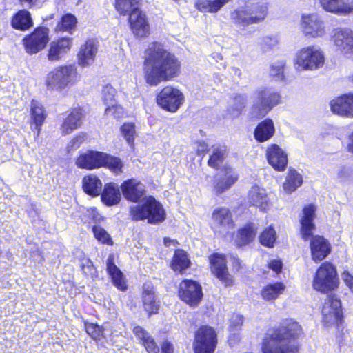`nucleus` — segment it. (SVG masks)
<instances>
[{"instance_id": "obj_53", "label": "nucleus", "mask_w": 353, "mask_h": 353, "mask_svg": "<svg viewBox=\"0 0 353 353\" xmlns=\"http://www.w3.org/2000/svg\"><path fill=\"white\" fill-rule=\"evenodd\" d=\"M105 114L108 117L119 120L123 117L124 111L121 105L113 103L107 106Z\"/></svg>"}, {"instance_id": "obj_13", "label": "nucleus", "mask_w": 353, "mask_h": 353, "mask_svg": "<svg viewBox=\"0 0 353 353\" xmlns=\"http://www.w3.org/2000/svg\"><path fill=\"white\" fill-rule=\"evenodd\" d=\"M330 41L336 50L350 57L353 55V30L348 28H336L332 30Z\"/></svg>"}, {"instance_id": "obj_8", "label": "nucleus", "mask_w": 353, "mask_h": 353, "mask_svg": "<svg viewBox=\"0 0 353 353\" xmlns=\"http://www.w3.org/2000/svg\"><path fill=\"white\" fill-rule=\"evenodd\" d=\"M159 106L170 112H176L184 102V96L181 90L171 85L164 87L157 95Z\"/></svg>"}, {"instance_id": "obj_27", "label": "nucleus", "mask_w": 353, "mask_h": 353, "mask_svg": "<svg viewBox=\"0 0 353 353\" xmlns=\"http://www.w3.org/2000/svg\"><path fill=\"white\" fill-rule=\"evenodd\" d=\"M83 117L84 115L81 108L72 109L67 117L64 119L60 127L61 133L64 135L69 134L79 128L82 125Z\"/></svg>"}, {"instance_id": "obj_1", "label": "nucleus", "mask_w": 353, "mask_h": 353, "mask_svg": "<svg viewBox=\"0 0 353 353\" xmlns=\"http://www.w3.org/2000/svg\"><path fill=\"white\" fill-rule=\"evenodd\" d=\"M179 72L180 63L176 57L161 43H152L145 52L143 64L145 82L151 86H156L161 82L168 81L177 77Z\"/></svg>"}, {"instance_id": "obj_24", "label": "nucleus", "mask_w": 353, "mask_h": 353, "mask_svg": "<svg viewBox=\"0 0 353 353\" xmlns=\"http://www.w3.org/2000/svg\"><path fill=\"white\" fill-rule=\"evenodd\" d=\"M72 38L65 37L52 41L49 46L47 57L50 61H58L70 50Z\"/></svg>"}, {"instance_id": "obj_19", "label": "nucleus", "mask_w": 353, "mask_h": 353, "mask_svg": "<svg viewBox=\"0 0 353 353\" xmlns=\"http://www.w3.org/2000/svg\"><path fill=\"white\" fill-rule=\"evenodd\" d=\"M209 260L212 274L225 286L232 285L233 278L228 273L225 256L215 253L209 257Z\"/></svg>"}, {"instance_id": "obj_26", "label": "nucleus", "mask_w": 353, "mask_h": 353, "mask_svg": "<svg viewBox=\"0 0 353 353\" xmlns=\"http://www.w3.org/2000/svg\"><path fill=\"white\" fill-rule=\"evenodd\" d=\"M121 189L124 198L132 202H137L145 193V187L139 181L130 179L121 183Z\"/></svg>"}, {"instance_id": "obj_50", "label": "nucleus", "mask_w": 353, "mask_h": 353, "mask_svg": "<svg viewBox=\"0 0 353 353\" xmlns=\"http://www.w3.org/2000/svg\"><path fill=\"white\" fill-rule=\"evenodd\" d=\"M121 132L128 143L130 145H133L135 134L134 124L132 123H125L121 127Z\"/></svg>"}, {"instance_id": "obj_25", "label": "nucleus", "mask_w": 353, "mask_h": 353, "mask_svg": "<svg viewBox=\"0 0 353 353\" xmlns=\"http://www.w3.org/2000/svg\"><path fill=\"white\" fill-rule=\"evenodd\" d=\"M247 199L250 205L262 211L268 210L271 205L267 190L258 185H254L250 188Z\"/></svg>"}, {"instance_id": "obj_37", "label": "nucleus", "mask_w": 353, "mask_h": 353, "mask_svg": "<svg viewBox=\"0 0 353 353\" xmlns=\"http://www.w3.org/2000/svg\"><path fill=\"white\" fill-rule=\"evenodd\" d=\"M33 22L29 12L25 10L19 11L12 18V26L14 28L26 30L32 26Z\"/></svg>"}, {"instance_id": "obj_17", "label": "nucleus", "mask_w": 353, "mask_h": 353, "mask_svg": "<svg viewBox=\"0 0 353 353\" xmlns=\"http://www.w3.org/2000/svg\"><path fill=\"white\" fill-rule=\"evenodd\" d=\"M330 111L345 118H353V92L343 94L330 101Z\"/></svg>"}, {"instance_id": "obj_40", "label": "nucleus", "mask_w": 353, "mask_h": 353, "mask_svg": "<svg viewBox=\"0 0 353 353\" xmlns=\"http://www.w3.org/2000/svg\"><path fill=\"white\" fill-rule=\"evenodd\" d=\"M230 0H199L196 7L203 12L214 13L218 12Z\"/></svg>"}, {"instance_id": "obj_39", "label": "nucleus", "mask_w": 353, "mask_h": 353, "mask_svg": "<svg viewBox=\"0 0 353 353\" xmlns=\"http://www.w3.org/2000/svg\"><path fill=\"white\" fill-rule=\"evenodd\" d=\"M190 260L188 254L182 250H177L173 256L172 268L174 272L182 273L189 268Z\"/></svg>"}, {"instance_id": "obj_29", "label": "nucleus", "mask_w": 353, "mask_h": 353, "mask_svg": "<svg viewBox=\"0 0 353 353\" xmlns=\"http://www.w3.org/2000/svg\"><path fill=\"white\" fill-rule=\"evenodd\" d=\"M115 256L109 254L106 261V270L115 287L121 291H125L128 288L125 277L120 269L115 265Z\"/></svg>"}, {"instance_id": "obj_54", "label": "nucleus", "mask_w": 353, "mask_h": 353, "mask_svg": "<svg viewBox=\"0 0 353 353\" xmlns=\"http://www.w3.org/2000/svg\"><path fill=\"white\" fill-rule=\"evenodd\" d=\"M285 63L280 60L273 63L270 67V74L277 79H281L283 77V70Z\"/></svg>"}, {"instance_id": "obj_16", "label": "nucleus", "mask_w": 353, "mask_h": 353, "mask_svg": "<svg viewBox=\"0 0 353 353\" xmlns=\"http://www.w3.org/2000/svg\"><path fill=\"white\" fill-rule=\"evenodd\" d=\"M49 41L48 29L44 27L36 28L23 40L27 53L34 54L43 50Z\"/></svg>"}, {"instance_id": "obj_21", "label": "nucleus", "mask_w": 353, "mask_h": 353, "mask_svg": "<svg viewBox=\"0 0 353 353\" xmlns=\"http://www.w3.org/2000/svg\"><path fill=\"white\" fill-rule=\"evenodd\" d=\"M268 163L276 171H283L288 165V154L277 144H271L265 152Z\"/></svg>"}, {"instance_id": "obj_5", "label": "nucleus", "mask_w": 353, "mask_h": 353, "mask_svg": "<svg viewBox=\"0 0 353 353\" xmlns=\"http://www.w3.org/2000/svg\"><path fill=\"white\" fill-rule=\"evenodd\" d=\"M79 80L77 67L74 65L59 66L50 72L46 77V85L49 90H63Z\"/></svg>"}, {"instance_id": "obj_11", "label": "nucleus", "mask_w": 353, "mask_h": 353, "mask_svg": "<svg viewBox=\"0 0 353 353\" xmlns=\"http://www.w3.org/2000/svg\"><path fill=\"white\" fill-rule=\"evenodd\" d=\"M300 29L308 38L322 37L326 34V27L322 18L316 13L301 16Z\"/></svg>"}, {"instance_id": "obj_34", "label": "nucleus", "mask_w": 353, "mask_h": 353, "mask_svg": "<svg viewBox=\"0 0 353 353\" xmlns=\"http://www.w3.org/2000/svg\"><path fill=\"white\" fill-rule=\"evenodd\" d=\"M82 188L88 194L97 196L102 191L101 181L94 174H88L82 179Z\"/></svg>"}, {"instance_id": "obj_18", "label": "nucleus", "mask_w": 353, "mask_h": 353, "mask_svg": "<svg viewBox=\"0 0 353 353\" xmlns=\"http://www.w3.org/2000/svg\"><path fill=\"white\" fill-rule=\"evenodd\" d=\"M103 152L93 150L80 152L75 159L74 163L80 169L92 170L103 167Z\"/></svg>"}, {"instance_id": "obj_35", "label": "nucleus", "mask_w": 353, "mask_h": 353, "mask_svg": "<svg viewBox=\"0 0 353 353\" xmlns=\"http://www.w3.org/2000/svg\"><path fill=\"white\" fill-rule=\"evenodd\" d=\"M257 228L254 223H248L239 230L235 241L239 247L246 245L255 238Z\"/></svg>"}, {"instance_id": "obj_4", "label": "nucleus", "mask_w": 353, "mask_h": 353, "mask_svg": "<svg viewBox=\"0 0 353 353\" xmlns=\"http://www.w3.org/2000/svg\"><path fill=\"white\" fill-rule=\"evenodd\" d=\"M280 102L281 96L274 89L267 87L258 88L253 93V105L250 111V117L259 119L265 117Z\"/></svg>"}, {"instance_id": "obj_44", "label": "nucleus", "mask_w": 353, "mask_h": 353, "mask_svg": "<svg viewBox=\"0 0 353 353\" xmlns=\"http://www.w3.org/2000/svg\"><path fill=\"white\" fill-rule=\"evenodd\" d=\"M247 103L246 97L242 94L236 95L232 99L228 112L231 118L239 117Z\"/></svg>"}, {"instance_id": "obj_32", "label": "nucleus", "mask_w": 353, "mask_h": 353, "mask_svg": "<svg viewBox=\"0 0 353 353\" xmlns=\"http://www.w3.org/2000/svg\"><path fill=\"white\" fill-rule=\"evenodd\" d=\"M275 132L272 120L267 119L260 122L255 128L254 136L259 142H264L272 137Z\"/></svg>"}, {"instance_id": "obj_28", "label": "nucleus", "mask_w": 353, "mask_h": 353, "mask_svg": "<svg viewBox=\"0 0 353 353\" xmlns=\"http://www.w3.org/2000/svg\"><path fill=\"white\" fill-rule=\"evenodd\" d=\"M312 259L318 262L324 259L330 252L329 242L323 236H315L310 241Z\"/></svg>"}, {"instance_id": "obj_7", "label": "nucleus", "mask_w": 353, "mask_h": 353, "mask_svg": "<svg viewBox=\"0 0 353 353\" xmlns=\"http://www.w3.org/2000/svg\"><path fill=\"white\" fill-rule=\"evenodd\" d=\"M325 61L323 52L317 46L301 48L296 52L295 65L303 70H315L321 68Z\"/></svg>"}, {"instance_id": "obj_52", "label": "nucleus", "mask_w": 353, "mask_h": 353, "mask_svg": "<svg viewBox=\"0 0 353 353\" xmlns=\"http://www.w3.org/2000/svg\"><path fill=\"white\" fill-rule=\"evenodd\" d=\"M116 90L110 85H106L103 87L101 92V99L103 103L108 106L114 103Z\"/></svg>"}, {"instance_id": "obj_64", "label": "nucleus", "mask_w": 353, "mask_h": 353, "mask_svg": "<svg viewBox=\"0 0 353 353\" xmlns=\"http://www.w3.org/2000/svg\"><path fill=\"white\" fill-rule=\"evenodd\" d=\"M282 262L280 259H272L268 263V267L270 269L274 271L276 273H279L282 269Z\"/></svg>"}, {"instance_id": "obj_45", "label": "nucleus", "mask_w": 353, "mask_h": 353, "mask_svg": "<svg viewBox=\"0 0 353 353\" xmlns=\"http://www.w3.org/2000/svg\"><path fill=\"white\" fill-rule=\"evenodd\" d=\"M139 0H116L115 8L121 15L129 14L138 8Z\"/></svg>"}, {"instance_id": "obj_10", "label": "nucleus", "mask_w": 353, "mask_h": 353, "mask_svg": "<svg viewBox=\"0 0 353 353\" xmlns=\"http://www.w3.org/2000/svg\"><path fill=\"white\" fill-rule=\"evenodd\" d=\"M267 10L265 6L254 5L249 9L235 10L232 12L231 18L234 23L247 26L263 21L267 15Z\"/></svg>"}, {"instance_id": "obj_41", "label": "nucleus", "mask_w": 353, "mask_h": 353, "mask_svg": "<svg viewBox=\"0 0 353 353\" xmlns=\"http://www.w3.org/2000/svg\"><path fill=\"white\" fill-rule=\"evenodd\" d=\"M77 23V20L74 15L66 14L63 15L57 23L54 31L56 32H67L70 34H72L75 30Z\"/></svg>"}, {"instance_id": "obj_31", "label": "nucleus", "mask_w": 353, "mask_h": 353, "mask_svg": "<svg viewBox=\"0 0 353 353\" xmlns=\"http://www.w3.org/2000/svg\"><path fill=\"white\" fill-rule=\"evenodd\" d=\"M143 305L149 314H154L159 309V303L154 294V288L150 283H145L143 288Z\"/></svg>"}, {"instance_id": "obj_55", "label": "nucleus", "mask_w": 353, "mask_h": 353, "mask_svg": "<svg viewBox=\"0 0 353 353\" xmlns=\"http://www.w3.org/2000/svg\"><path fill=\"white\" fill-rule=\"evenodd\" d=\"M95 238L103 243L112 244L109 234L102 228L94 226L92 229Z\"/></svg>"}, {"instance_id": "obj_61", "label": "nucleus", "mask_w": 353, "mask_h": 353, "mask_svg": "<svg viewBox=\"0 0 353 353\" xmlns=\"http://www.w3.org/2000/svg\"><path fill=\"white\" fill-rule=\"evenodd\" d=\"M194 148L198 155L203 156L208 151V145L203 141H196L194 143Z\"/></svg>"}, {"instance_id": "obj_62", "label": "nucleus", "mask_w": 353, "mask_h": 353, "mask_svg": "<svg viewBox=\"0 0 353 353\" xmlns=\"http://www.w3.org/2000/svg\"><path fill=\"white\" fill-rule=\"evenodd\" d=\"M133 333L142 343L150 336L148 332L140 326H135L133 329Z\"/></svg>"}, {"instance_id": "obj_12", "label": "nucleus", "mask_w": 353, "mask_h": 353, "mask_svg": "<svg viewBox=\"0 0 353 353\" xmlns=\"http://www.w3.org/2000/svg\"><path fill=\"white\" fill-rule=\"evenodd\" d=\"M322 321L327 327L338 325L343 319L341 303L336 296H328L322 308Z\"/></svg>"}, {"instance_id": "obj_46", "label": "nucleus", "mask_w": 353, "mask_h": 353, "mask_svg": "<svg viewBox=\"0 0 353 353\" xmlns=\"http://www.w3.org/2000/svg\"><path fill=\"white\" fill-rule=\"evenodd\" d=\"M226 149L225 146L214 145L212 147V153L208 160L209 166L218 168L219 165L223 163L225 156Z\"/></svg>"}, {"instance_id": "obj_3", "label": "nucleus", "mask_w": 353, "mask_h": 353, "mask_svg": "<svg viewBox=\"0 0 353 353\" xmlns=\"http://www.w3.org/2000/svg\"><path fill=\"white\" fill-rule=\"evenodd\" d=\"M130 214L134 221L147 220L151 224L161 223L165 219L163 205L152 196H145L139 203L130 206Z\"/></svg>"}, {"instance_id": "obj_47", "label": "nucleus", "mask_w": 353, "mask_h": 353, "mask_svg": "<svg viewBox=\"0 0 353 353\" xmlns=\"http://www.w3.org/2000/svg\"><path fill=\"white\" fill-rule=\"evenodd\" d=\"M276 238V232L272 225L265 228L259 237L261 244L268 248L274 247Z\"/></svg>"}, {"instance_id": "obj_6", "label": "nucleus", "mask_w": 353, "mask_h": 353, "mask_svg": "<svg viewBox=\"0 0 353 353\" xmlns=\"http://www.w3.org/2000/svg\"><path fill=\"white\" fill-rule=\"evenodd\" d=\"M339 279L334 266L329 263H323L313 278L312 287L316 291L327 293L338 288Z\"/></svg>"}, {"instance_id": "obj_58", "label": "nucleus", "mask_w": 353, "mask_h": 353, "mask_svg": "<svg viewBox=\"0 0 353 353\" xmlns=\"http://www.w3.org/2000/svg\"><path fill=\"white\" fill-rule=\"evenodd\" d=\"M243 323V316L239 314H234L230 319L229 330L230 332L238 331Z\"/></svg>"}, {"instance_id": "obj_23", "label": "nucleus", "mask_w": 353, "mask_h": 353, "mask_svg": "<svg viewBox=\"0 0 353 353\" xmlns=\"http://www.w3.org/2000/svg\"><path fill=\"white\" fill-rule=\"evenodd\" d=\"M98 52V42L94 39H89L82 44L77 54L79 66L86 68L91 66L95 61Z\"/></svg>"}, {"instance_id": "obj_30", "label": "nucleus", "mask_w": 353, "mask_h": 353, "mask_svg": "<svg viewBox=\"0 0 353 353\" xmlns=\"http://www.w3.org/2000/svg\"><path fill=\"white\" fill-rule=\"evenodd\" d=\"M315 207L313 205H308L303 210V216L301 219V236L304 240H307L312 236L315 225L313 221L315 217Z\"/></svg>"}, {"instance_id": "obj_38", "label": "nucleus", "mask_w": 353, "mask_h": 353, "mask_svg": "<svg viewBox=\"0 0 353 353\" xmlns=\"http://www.w3.org/2000/svg\"><path fill=\"white\" fill-rule=\"evenodd\" d=\"M31 118L32 120L31 128L33 129L34 125V128L37 130V135L38 136L40 127L42 125L46 119V114L43 107L37 101H33L31 103Z\"/></svg>"}, {"instance_id": "obj_56", "label": "nucleus", "mask_w": 353, "mask_h": 353, "mask_svg": "<svg viewBox=\"0 0 353 353\" xmlns=\"http://www.w3.org/2000/svg\"><path fill=\"white\" fill-rule=\"evenodd\" d=\"M81 270L84 274L91 278L97 276V270L90 259L82 261Z\"/></svg>"}, {"instance_id": "obj_48", "label": "nucleus", "mask_w": 353, "mask_h": 353, "mask_svg": "<svg viewBox=\"0 0 353 353\" xmlns=\"http://www.w3.org/2000/svg\"><path fill=\"white\" fill-rule=\"evenodd\" d=\"M85 328L88 334L95 341H101L104 337L103 328L97 324L85 323Z\"/></svg>"}, {"instance_id": "obj_57", "label": "nucleus", "mask_w": 353, "mask_h": 353, "mask_svg": "<svg viewBox=\"0 0 353 353\" xmlns=\"http://www.w3.org/2000/svg\"><path fill=\"white\" fill-rule=\"evenodd\" d=\"M339 0H319L322 8L326 12L336 14Z\"/></svg>"}, {"instance_id": "obj_36", "label": "nucleus", "mask_w": 353, "mask_h": 353, "mask_svg": "<svg viewBox=\"0 0 353 353\" xmlns=\"http://www.w3.org/2000/svg\"><path fill=\"white\" fill-rule=\"evenodd\" d=\"M286 287L282 282H274L264 286L261 290V294L265 301L276 299L281 294H283Z\"/></svg>"}, {"instance_id": "obj_42", "label": "nucleus", "mask_w": 353, "mask_h": 353, "mask_svg": "<svg viewBox=\"0 0 353 353\" xmlns=\"http://www.w3.org/2000/svg\"><path fill=\"white\" fill-rule=\"evenodd\" d=\"M102 159L103 167L108 168L117 175L123 172V163L120 158L103 152Z\"/></svg>"}, {"instance_id": "obj_59", "label": "nucleus", "mask_w": 353, "mask_h": 353, "mask_svg": "<svg viewBox=\"0 0 353 353\" xmlns=\"http://www.w3.org/2000/svg\"><path fill=\"white\" fill-rule=\"evenodd\" d=\"M279 43L276 37L266 36L264 37L261 41V46L264 50L271 49L276 47Z\"/></svg>"}, {"instance_id": "obj_20", "label": "nucleus", "mask_w": 353, "mask_h": 353, "mask_svg": "<svg viewBox=\"0 0 353 353\" xmlns=\"http://www.w3.org/2000/svg\"><path fill=\"white\" fill-rule=\"evenodd\" d=\"M222 172L214 179V191L216 194H221L229 190L239 179V174L230 166L224 165Z\"/></svg>"}, {"instance_id": "obj_2", "label": "nucleus", "mask_w": 353, "mask_h": 353, "mask_svg": "<svg viewBox=\"0 0 353 353\" xmlns=\"http://www.w3.org/2000/svg\"><path fill=\"white\" fill-rule=\"evenodd\" d=\"M302 334L301 326L292 319L283 321L278 328L269 330L262 343V353H283Z\"/></svg>"}, {"instance_id": "obj_49", "label": "nucleus", "mask_w": 353, "mask_h": 353, "mask_svg": "<svg viewBox=\"0 0 353 353\" xmlns=\"http://www.w3.org/2000/svg\"><path fill=\"white\" fill-rule=\"evenodd\" d=\"M88 139V134L81 132L76 134L68 143L67 150L68 152L78 149Z\"/></svg>"}, {"instance_id": "obj_33", "label": "nucleus", "mask_w": 353, "mask_h": 353, "mask_svg": "<svg viewBox=\"0 0 353 353\" xmlns=\"http://www.w3.org/2000/svg\"><path fill=\"white\" fill-rule=\"evenodd\" d=\"M101 193V200L104 204L108 206L114 205L121 200V193L119 185L114 183H109L105 185Z\"/></svg>"}, {"instance_id": "obj_22", "label": "nucleus", "mask_w": 353, "mask_h": 353, "mask_svg": "<svg viewBox=\"0 0 353 353\" xmlns=\"http://www.w3.org/2000/svg\"><path fill=\"white\" fill-rule=\"evenodd\" d=\"M129 23L133 34L138 38L145 37L150 34V26L146 16L140 10H135L129 16Z\"/></svg>"}, {"instance_id": "obj_51", "label": "nucleus", "mask_w": 353, "mask_h": 353, "mask_svg": "<svg viewBox=\"0 0 353 353\" xmlns=\"http://www.w3.org/2000/svg\"><path fill=\"white\" fill-rule=\"evenodd\" d=\"M336 14L347 16L353 14V0H339Z\"/></svg>"}, {"instance_id": "obj_14", "label": "nucleus", "mask_w": 353, "mask_h": 353, "mask_svg": "<svg viewBox=\"0 0 353 353\" xmlns=\"http://www.w3.org/2000/svg\"><path fill=\"white\" fill-rule=\"evenodd\" d=\"M211 228L214 232L221 235L234 228V221L230 210L225 207H218L212 214Z\"/></svg>"}, {"instance_id": "obj_9", "label": "nucleus", "mask_w": 353, "mask_h": 353, "mask_svg": "<svg viewBox=\"0 0 353 353\" xmlns=\"http://www.w3.org/2000/svg\"><path fill=\"white\" fill-rule=\"evenodd\" d=\"M216 343L215 330L207 325L202 326L194 334V353H214Z\"/></svg>"}, {"instance_id": "obj_63", "label": "nucleus", "mask_w": 353, "mask_h": 353, "mask_svg": "<svg viewBox=\"0 0 353 353\" xmlns=\"http://www.w3.org/2000/svg\"><path fill=\"white\" fill-rule=\"evenodd\" d=\"M341 277L346 285L353 292V275L347 271H344Z\"/></svg>"}, {"instance_id": "obj_15", "label": "nucleus", "mask_w": 353, "mask_h": 353, "mask_svg": "<svg viewBox=\"0 0 353 353\" xmlns=\"http://www.w3.org/2000/svg\"><path fill=\"white\" fill-rule=\"evenodd\" d=\"M180 299L190 306L199 305L203 297L201 285L193 280H183L179 284Z\"/></svg>"}, {"instance_id": "obj_60", "label": "nucleus", "mask_w": 353, "mask_h": 353, "mask_svg": "<svg viewBox=\"0 0 353 353\" xmlns=\"http://www.w3.org/2000/svg\"><path fill=\"white\" fill-rule=\"evenodd\" d=\"M147 352L148 353H159V349L157 345L155 343L154 339L150 336L145 341L143 342Z\"/></svg>"}, {"instance_id": "obj_43", "label": "nucleus", "mask_w": 353, "mask_h": 353, "mask_svg": "<svg viewBox=\"0 0 353 353\" xmlns=\"http://www.w3.org/2000/svg\"><path fill=\"white\" fill-rule=\"evenodd\" d=\"M303 183L302 176L296 170H290L285 181L283 185V190L287 193L294 192L298 187L301 186Z\"/></svg>"}]
</instances>
